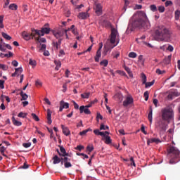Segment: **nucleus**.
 I'll return each mask as SVG.
<instances>
[{"instance_id":"obj_14","label":"nucleus","mask_w":180,"mask_h":180,"mask_svg":"<svg viewBox=\"0 0 180 180\" xmlns=\"http://www.w3.org/2000/svg\"><path fill=\"white\" fill-rule=\"evenodd\" d=\"M89 17V13L88 12H81L77 15V18L83 20L88 19Z\"/></svg>"},{"instance_id":"obj_2","label":"nucleus","mask_w":180,"mask_h":180,"mask_svg":"<svg viewBox=\"0 0 180 180\" xmlns=\"http://www.w3.org/2000/svg\"><path fill=\"white\" fill-rule=\"evenodd\" d=\"M154 37L157 41H171V31L165 25H158L154 29Z\"/></svg>"},{"instance_id":"obj_33","label":"nucleus","mask_w":180,"mask_h":180,"mask_svg":"<svg viewBox=\"0 0 180 180\" xmlns=\"http://www.w3.org/2000/svg\"><path fill=\"white\" fill-rule=\"evenodd\" d=\"M91 95V93L88 92V93H84L81 94V98H82L83 99H88L89 98Z\"/></svg>"},{"instance_id":"obj_27","label":"nucleus","mask_w":180,"mask_h":180,"mask_svg":"<svg viewBox=\"0 0 180 180\" xmlns=\"http://www.w3.org/2000/svg\"><path fill=\"white\" fill-rule=\"evenodd\" d=\"M105 138V144H112V139H110V136L108 135L103 136Z\"/></svg>"},{"instance_id":"obj_58","label":"nucleus","mask_w":180,"mask_h":180,"mask_svg":"<svg viewBox=\"0 0 180 180\" xmlns=\"http://www.w3.org/2000/svg\"><path fill=\"white\" fill-rule=\"evenodd\" d=\"M22 146L25 147V148H29L30 146H32V143H22Z\"/></svg>"},{"instance_id":"obj_12","label":"nucleus","mask_w":180,"mask_h":180,"mask_svg":"<svg viewBox=\"0 0 180 180\" xmlns=\"http://www.w3.org/2000/svg\"><path fill=\"white\" fill-rule=\"evenodd\" d=\"M22 38L27 41L30 40V39H33V37H34V35H33V34L28 33L26 31L22 32Z\"/></svg>"},{"instance_id":"obj_51","label":"nucleus","mask_w":180,"mask_h":180,"mask_svg":"<svg viewBox=\"0 0 180 180\" xmlns=\"http://www.w3.org/2000/svg\"><path fill=\"white\" fill-rule=\"evenodd\" d=\"M149 95H150V94L148 93V91H146L144 92L143 96L145 98L146 101H148Z\"/></svg>"},{"instance_id":"obj_11","label":"nucleus","mask_w":180,"mask_h":180,"mask_svg":"<svg viewBox=\"0 0 180 180\" xmlns=\"http://www.w3.org/2000/svg\"><path fill=\"white\" fill-rule=\"evenodd\" d=\"M52 33L53 34V36L56 37V39H58V40H60V39H61V37H63V36H64V31H56V30H52Z\"/></svg>"},{"instance_id":"obj_61","label":"nucleus","mask_w":180,"mask_h":180,"mask_svg":"<svg viewBox=\"0 0 180 180\" xmlns=\"http://www.w3.org/2000/svg\"><path fill=\"white\" fill-rule=\"evenodd\" d=\"M86 150L87 151H89V153H91V151H94V146H87L86 147Z\"/></svg>"},{"instance_id":"obj_4","label":"nucleus","mask_w":180,"mask_h":180,"mask_svg":"<svg viewBox=\"0 0 180 180\" xmlns=\"http://www.w3.org/2000/svg\"><path fill=\"white\" fill-rule=\"evenodd\" d=\"M120 37L119 36V32H117V30H116L115 28H112L111 30V34L110 36V42L111 43V44L114 45L112 46H110V48H106V46H104L105 54H108V51H109V50L115 49V47H116V46L119 44V41H120Z\"/></svg>"},{"instance_id":"obj_44","label":"nucleus","mask_w":180,"mask_h":180,"mask_svg":"<svg viewBox=\"0 0 180 180\" xmlns=\"http://www.w3.org/2000/svg\"><path fill=\"white\" fill-rule=\"evenodd\" d=\"M179 17H180V11L176 10L175 11V19H176V20H179Z\"/></svg>"},{"instance_id":"obj_39","label":"nucleus","mask_w":180,"mask_h":180,"mask_svg":"<svg viewBox=\"0 0 180 180\" xmlns=\"http://www.w3.org/2000/svg\"><path fill=\"white\" fill-rule=\"evenodd\" d=\"M158 10L159 11L160 13H164V12H165V7L164 6H159L158 7Z\"/></svg>"},{"instance_id":"obj_20","label":"nucleus","mask_w":180,"mask_h":180,"mask_svg":"<svg viewBox=\"0 0 180 180\" xmlns=\"http://www.w3.org/2000/svg\"><path fill=\"white\" fill-rule=\"evenodd\" d=\"M62 41H63V39H59L57 42L53 41L52 42V45L53 46V47L56 49V50H58V49H60L61 47Z\"/></svg>"},{"instance_id":"obj_16","label":"nucleus","mask_w":180,"mask_h":180,"mask_svg":"<svg viewBox=\"0 0 180 180\" xmlns=\"http://www.w3.org/2000/svg\"><path fill=\"white\" fill-rule=\"evenodd\" d=\"M153 143H155V144H159V143H161V140L158 138H152V139H148L147 140L148 146H150V144Z\"/></svg>"},{"instance_id":"obj_17","label":"nucleus","mask_w":180,"mask_h":180,"mask_svg":"<svg viewBox=\"0 0 180 180\" xmlns=\"http://www.w3.org/2000/svg\"><path fill=\"white\" fill-rule=\"evenodd\" d=\"M102 4L97 3L96 4V13L98 15L101 16L102 15Z\"/></svg>"},{"instance_id":"obj_30","label":"nucleus","mask_w":180,"mask_h":180,"mask_svg":"<svg viewBox=\"0 0 180 180\" xmlns=\"http://www.w3.org/2000/svg\"><path fill=\"white\" fill-rule=\"evenodd\" d=\"M141 77L142 79V84L144 85L147 82V76H146V74L141 73Z\"/></svg>"},{"instance_id":"obj_53","label":"nucleus","mask_w":180,"mask_h":180,"mask_svg":"<svg viewBox=\"0 0 180 180\" xmlns=\"http://www.w3.org/2000/svg\"><path fill=\"white\" fill-rule=\"evenodd\" d=\"M117 72L120 75H122L123 77H127V75L126 74V72L124 71L118 70Z\"/></svg>"},{"instance_id":"obj_62","label":"nucleus","mask_w":180,"mask_h":180,"mask_svg":"<svg viewBox=\"0 0 180 180\" xmlns=\"http://www.w3.org/2000/svg\"><path fill=\"white\" fill-rule=\"evenodd\" d=\"M141 130L142 133H143V134H147V132L146 131V127H144V125L141 126Z\"/></svg>"},{"instance_id":"obj_37","label":"nucleus","mask_w":180,"mask_h":180,"mask_svg":"<svg viewBox=\"0 0 180 180\" xmlns=\"http://www.w3.org/2000/svg\"><path fill=\"white\" fill-rule=\"evenodd\" d=\"M155 80H153L152 82H146L143 85H146V88H150V86H153L154 85Z\"/></svg>"},{"instance_id":"obj_54","label":"nucleus","mask_w":180,"mask_h":180,"mask_svg":"<svg viewBox=\"0 0 180 180\" xmlns=\"http://www.w3.org/2000/svg\"><path fill=\"white\" fill-rule=\"evenodd\" d=\"M96 119H97L98 122H99V119L101 120H102V119H103V116H102V115H101V113L97 112Z\"/></svg>"},{"instance_id":"obj_5","label":"nucleus","mask_w":180,"mask_h":180,"mask_svg":"<svg viewBox=\"0 0 180 180\" xmlns=\"http://www.w3.org/2000/svg\"><path fill=\"white\" fill-rule=\"evenodd\" d=\"M162 120L169 123L172 119H174V110L169 107L161 110Z\"/></svg>"},{"instance_id":"obj_43","label":"nucleus","mask_w":180,"mask_h":180,"mask_svg":"<svg viewBox=\"0 0 180 180\" xmlns=\"http://www.w3.org/2000/svg\"><path fill=\"white\" fill-rule=\"evenodd\" d=\"M129 58H136V57H137V53H136V52H130L129 53Z\"/></svg>"},{"instance_id":"obj_28","label":"nucleus","mask_w":180,"mask_h":180,"mask_svg":"<svg viewBox=\"0 0 180 180\" xmlns=\"http://www.w3.org/2000/svg\"><path fill=\"white\" fill-rule=\"evenodd\" d=\"M12 122L14 126H20L22 124V122L16 120L15 117H12Z\"/></svg>"},{"instance_id":"obj_7","label":"nucleus","mask_w":180,"mask_h":180,"mask_svg":"<svg viewBox=\"0 0 180 180\" xmlns=\"http://www.w3.org/2000/svg\"><path fill=\"white\" fill-rule=\"evenodd\" d=\"M60 160H61L60 161L61 165L64 164L65 168H71V167H72V165L70 162L71 161V159H70L68 157L61 158Z\"/></svg>"},{"instance_id":"obj_18","label":"nucleus","mask_w":180,"mask_h":180,"mask_svg":"<svg viewBox=\"0 0 180 180\" xmlns=\"http://www.w3.org/2000/svg\"><path fill=\"white\" fill-rule=\"evenodd\" d=\"M79 112L85 113V115H91V110L89 108H86V106L82 105L79 107Z\"/></svg>"},{"instance_id":"obj_59","label":"nucleus","mask_w":180,"mask_h":180,"mask_svg":"<svg viewBox=\"0 0 180 180\" xmlns=\"http://www.w3.org/2000/svg\"><path fill=\"white\" fill-rule=\"evenodd\" d=\"M77 155H82V157H84V158H89V157L88 156V155H86L84 153H77Z\"/></svg>"},{"instance_id":"obj_32","label":"nucleus","mask_w":180,"mask_h":180,"mask_svg":"<svg viewBox=\"0 0 180 180\" xmlns=\"http://www.w3.org/2000/svg\"><path fill=\"white\" fill-rule=\"evenodd\" d=\"M8 8L11 11H16L18 9V5H16L15 4H11L9 5Z\"/></svg>"},{"instance_id":"obj_38","label":"nucleus","mask_w":180,"mask_h":180,"mask_svg":"<svg viewBox=\"0 0 180 180\" xmlns=\"http://www.w3.org/2000/svg\"><path fill=\"white\" fill-rule=\"evenodd\" d=\"M171 55L168 56L164 59L163 63H165V64H169V63H171Z\"/></svg>"},{"instance_id":"obj_31","label":"nucleus","mask_w":180,"mask_h":180,"mask_svg":"<svg viewBox=\"0 0 180 180\" xmlns=\"http://www.w3.org/2000/svg\"><path fill=\"white\" fill-rule=\"evenodd\" d=\"M94 133L96 134V136H105V133L100 131L99 129H94Z\"/></svg>"},{"instance_id":"obj_64","label":"nucleus","mask_w":180,"mask_h":180,"mask_svg":"<svg viewBox=\"0 0 180 180\" xmlns=\"http://www.w3.org/2000/svg\"><path fill=\"white\" fill-rule=\"evenodd\" d=\"M167 50H168L169 51H174V46H172V45H169L168 48L167 49Z\"/></svg>"},{"instance_id":"obj_57","label":"nucleus","mask_w":180,"mask_h":180,"mask_svg":"<svg viewBox=\"0 0 180 180\" xmlns=\"http://www.w3.org/2000/svg\"><path fill=\"white\" fill-rule=\"evenodd\" d=\"M70 74H71V72L68 69H67L65 72L66 78H69Z\"/></svg>"},{"instance_id":"obj_60","label":"nucleus","mask_w":180,"mask_h":180,"mask_svg":"<svg viewBox=\"0 0 180 180\" xmlns=\"http://www.w3.org/2000/svg\"><path fill=\"white\" fill-rule=\"evenodd\" d=\"M75 150H78L79 151H81L82 150H84V146L79 145L75 148Z\"/></svg>"},{"instance_id":"obj_47","label":"nucleus","mask_w":180,"mask_h":180,"mask_svg":"<svg viewBox=\"0 0 180 180\" xmlns=\"http://www.w3.org/2000/svg\"><path fill=\"white\" fill-rule=\"evenodd\" d=\"M0 28L4 29V15H0Z\"/></svg>"},{"instance_id":"obj_41","label":"nucleus","mask_w":180,"mask_h":180,"mask_svg":"<svg viewBox=\"0 0 180 180\" xmlns=\"http://www.w3.org/2000/svg\"><path fill=\"white\" fill-rule=\"evenodd\" d=\"M150 10L152 12H157L158 9H157V6H155V4H152L150 6Z\"/></svg>"},{"instance_id":"obj_25","label":"nucleus","mask_w":180,"mask_h":180,"mask_svg":"<svg viewBox=\"0 0 180 180\" xmlns=\"http://www.w3.org/2000/svg\"><path fill=\"white\" fill-rule=\"evenodd\" d=\"M20 95L22 97L21 101H26L29 98V96L23 92V91H20Z\"/></svg>"},{"instance_id":"obj_23","label":"nucleus","mask_w":180,"mask_h":180,"mask_svg":"<svg viewBox=\"0 0 180 180\" xmlns=\"http://www.w3.org/2000/svg\"><path fill=\"white\" fill-rule=\"evenodd\" d=\"M51 111L50 109L47 110V120H48V124H51L53 123V121L51 120Z\"/></svg>"},{"instance_id":"obj_15","label":"nucleus","mask_w":180,"mask_h":180,"mask_svg":"<svg viewBox=\"0 0 180 180\" xmlns=\"http://www.w3.org/2000/svg\"><path fill=\"white\" fill-rule=\"evenodd\" d=\"M123 94L120 92H118L115 94L113 98L117 101V102H122L123 101Z\"/></svg>"},{"instance_id":"obj_22","label":"nucleus","mask_w":180,"mask_h":180,"mask_svg":"<svg viewBox=\"0 0 180 180\" xmlns=\"http://www.w3.org/2000/svg\"><path fill=\"white\" fill-rule=\"evenodd\" d=\"M61 128L63 129V133L65 134V136H70L71 134V131H70V129L68 127H65L64 125H61Z\"/></svg>"},{"instance_id":"obj_24","label":"nucleus","mask_w":180,"mask_h":180,"mask_svg":"<svg viewBox=\"0 0 180 180\" xmlns=\"http://www.w3.org/2000/svg\"><path fill=\"white\" fill-rule=\"evenodd\" d=\"M102 56V52L100 50H98L96 51V56L94 58V60L96 61V63H99V59L101 58V56Z\"/></svg>"},{"instance_id":"obj_6","label":"nucleus","mask_w":180,"mask_h":180,"mask_svg":"<svg viewBox=\"0 0 180 180\" xmlns=\"http://www.w3.org/2000/svg\"><path fill=\"white\" fill-rule=\"evenodd\" d=\"M49 23L44 25V27H41V30H35L34 33L38 36H44L45 34H49L50 33L51 29L49 27Z\"/></svg>"},{"instance_id":"obj_45","label":"nucleus","mask_w":180,"mask_h":180,"mask_svg":"<svg viewBox=\"0 0 180 180\" xmlns=\"http://www.w3.org/2000/svg\"><path fill=\"white\" fill-rule=\"evenodd\" d=\"M91 129H85L82 131H80L79 134V136H85V134H86V133H88V131H91Z\"/></svg>"},{"instance_id":"obj_19","label":"nucleus","mask_w":180,"mask_h":180,"mask_svg":"<svg viewBox=\"0 0 180 180\" xmlns=\"http://www.w3.org/2000/svg\"><path fill=\"white\" fill-rule=\"evenodd\" d=\"M22 72H23V68L22 67L18 68L15 69V72L11 75V77H19V75H21Z\"/></svg>"},{"instance_id":"obj_26","label":"nucleus","mask_w":180,"mask_h":180,"mask_svg":"<svg viewBox=\"0 0 180 180\" xmlns=\"http://www.w3.org/2000/svg\"><path fill=\"white\" fill-rule=\"evenodd\" d=\"M54 63L56 65V68H55V70L56 71H58V70H60V68H61V61L54 60Z\"/></svg>"},{"instance_id":"obj_3","label":"nucleus","mask_w":180,"mask_h":180,"mask_svg":"<svg viewBox=\"0 0 180 180\" xmlns=\"http://www.w3.org/2000/svg\"><path fill=\"white\" fill-rule=\"evenodd\" d=\"M167 158H170L169 164H176L180 161V151L174 146H171L167 150Z\"/></svg>"},{"instance_id":"obj_63","label":"nucleus","mask_w":180,"mask_h":180,"mask_svg":"<svg viewBox=\"0 0 180 180\" xmlns=\"http://www.w3.org/2000/svg\"><path fill=\"white\" fill-rule=\"evenodd\" d=\"M11 64L13 65V67H18V65H19V63H18L16 60H13Z\"/></svg>"},{"instance_id":"obj_21","label":"nucleus","mask_w":180,"mask_h":180,"mask_svg":"<svg viewBox=\"0 0 180 180\" xmlns=\"http://www.w3.org/2000/svg\"><path fill=\"white\" fill-rule=\"evenodd\" d=\"M53 164L56 165V164H60L61 162V158L57 155H54L52 158Z\"/></svg>"},{"instance_id":"obj_42","label":"nucleus","mask_w":180,"mask_h":180,"mask_svg":"<svg viewBox=\"0 0 180 180\" xmlns=\"http://www.w3.org/2000/svg\"><path fill=\"white\" fill-rule=\"evenodd\" d=\"M26 116H27V113L23 112H20L18 115V117H22V119H25V118L26 117Z\"/></svg>"},{"instance_id":"obj_9","label":"nucleus","mask_w":180,"mask_h":180,"mask_svg":"<svg viewBox=\"0 0 180 180\" xmlns=\"http://www.w3.org/2000/svg\"><path fill=\"white\" fill-rule=\"evenodd\" d=\"M134 102V100L133 99V97L131 95H129L126 97L125 100L123 101V106L124 108H127L129 105H131Z\"/></svg>"},{"instance_id":"obj_40","label":"nucleus","mask_w":180,"mask_h":180,"mask_svg":"<svg viewBox=\"0 0 180 180\" xmlns=\"http://www.w3.org/2000/svg\"><path fill=\"white\" fill-rule=\"evenodd\" d=\"M31 116L35 120V122H40V118H39V116H37L35 113H32Z\"/></svg>"},{"instance_id":"obj_29","label":"nucleus","mask_w":180,"mask_h":180,"mask_svg":"<svg viewBox=\"0 0 180 180\" xmlns=\"http://www.w3.org/2000/svg\"><path fill=\"white\" fill-rule=\"evenodd\" d=\"M148 119L150 123H153V109L150 108V112L148 115Z\"/></svg>"},{"instance_id":"obj_56","label":"nucleus","mask_w":180,"mask_h":180,"mask_svg":"<svg viewBox=\"0 0 180 180\" xmlns=\"http://www.w3.org/2000/svg\"><path fill=\"white\" fill-rule=\"evenodd\" d=\"M0 51H6V48H5V46L2 45V44H0Z\"/></svg>"},{"instance_id":"obj_1","label":"nucleus","mask_w":180,"mask_h":180,"mask_svg":"<svg viewBox=\"0 0 180 180\" xmlns=\"http://www.w3.org/2000/svg\"><path fill=\"white\" fill-rule=\"evenodd\" d=\"M134 19H135L132 23L134 27H139L142 30H148L151 27V24L147 18V14L143 11H139L137 13L134 14Z\"/></svg>"},{"instance_id":"obj_48","label":"nucleus","mask_w":180,"mask_h":180,"mask_svg":"<svg viewBox=\"0 0 180 180\" xmlns=\"http://www.w3.org/2000/svg\"><path fill=\"white\" fill-rule=\"evenodd\" d=\"M124 11H127V7L129 6V5L130 4V1H128V0H124Z\"/></svg>"},{"instance_id":"obj_36","label":"nucleus","mask_w":180,"mask_h":180,"mask_svg":"<svg viewBox=\"0 0 180 180\" xmlns=\"http://www.w3.org/2000/svg\"><path fill=\"white\" fill-rule=\"evenodd\" d=\"M1 35L4 39H6V40H11L12 39V37L9 36L8 34L5 32H2Z\"/></svg>"},{"instance_id":"obj_34","label":"nucleus","mask_w":180,"mask_h":180,"mask_svg":"<svg viewBox=\"0 0 180 180\" xmlns=\"http://www.w3.org/2000/svg\"><path fill=\"white\" fill-rule=\"evenodd\" d=\"M9 67L6 65L0 63V70H3V71H8Z\"/></svg>"},{"instance_id":"obj_55","label":"nucleus","mask_w":180,"mask_h":180,"mask_svg":"<svg viewBox=\"0 0 180 180\" xmlns=\"http://www.w3.org/2000/svg\"><path fill=\"white\" fill-rule=\"evenodd\" d=\"M172 4H173L172 1H166V2L165 3V6L167 8V7L172 5Z\"/></svg>"},{"instance_id":"obj_10","label":"nucleus","mask_w":180,"mask_h":180,"mask_svg":"<svg viewBox=\"0 0 180 180\" xmlns=\"http://www.w3.org/2000/svg\"><path fill=\"white\" fill-rule=\"evenodd\" d=\"M70 108V103H65L64 100L60 101L59 112H61L63 109H68Z\"/></svg>"},{"instance_id":"obj_35","label":"nucleus","mask_w":180,"mask_h":180,"mask_svg":"<svg viewBox=\"0 0 180 180\" xmlns=\"http://www.w3.org/2000/svg\"><path fill=\"white\" fill-rule=\"evenodd\" d=\"M124 70L125 71H127V72L129 74V77H131V78H133V73L131 72V70L129 69V67L125 66L124 67Z\"/></svg>"},{"instance_id":"obj_13","label":"nucleus","mask_w":180,"mask_h":180,"mask_svg":"<svg viewBox=\"0 0 180 180\" xmlns=\"http://www.w3.org/2000/svg\"><path fill=\"white\" fill-rule=\"evenodd\" d=\"M59 148H60V153H59L60 157H63V158L68 157V153H67L64 146H59Z\"/></svg>"},{"instance_id":"obj_8","label":"nucleus","mask_w":180,"mask_h":180,"mask_svg":"<svg viewBox=\"0 0 180 180\" xmlns=\"http://www.w3.org/2000/svg\"><path fill=\"white\" fill-rule=\"evenodd\" d=\"M156 126L160 128L162 131H167V129H168V124L165 123V120H159Z\"/></svg>"},{"instance_id":"obj_46","label":"nucleus","mask_w":180,"mask_h":180,"mask_svg":"<svg viewBox=\"0 0 180 180\" xmlns=\"http://www.w3.org/2000/svg\"><path fill=\"white\" fill-rule=\"evenodd\" d=\"M108 64H109L108 60H103L100 63V65H103V67H108Z\"/></svg>"},{"instance_id":"obj_50","label":"nucleus","mask_w":180,"mask_h":180,"mask_svg":"<svg viewBox=\"0 0 180 180\" xmlns=\"http://www.w3.org/2000/svg\"><path fill=\"white\" fill-rule=\"evenodd\" d=\"M165 70H160V69L156 70V74H158V75H162V74H165Z\"/></svg>"},{"instance_id":"obj_49","label":"nucleus","mask_w":180,"mask_h":180,"mask_svg":"<svg viewBox=\"0 0 180 180\" xmlns=\"http://www.w3.org/2000/svg\"><path fill=\"white\" fill-rule=\"evenodd\" d=\"M29 64H30V65H32V67H36V65H37V63L36 62V60L30 59Z\"/></svg>"},{"instance_id":"obj_52","label":"nucleus","mask_w":180,"mask_h":180,"mask_svg":"<svg viewBox=\"0 0 180 180\" xmlns=\"http://www.w3.org/2000/svg\"><path fill=\"white\" fill-rule=\"evenodd\" d=\"M4 84H5V81L1 79L0 80V88H1V89H4L5 88Z\"/></svg>"}]
</instances>
